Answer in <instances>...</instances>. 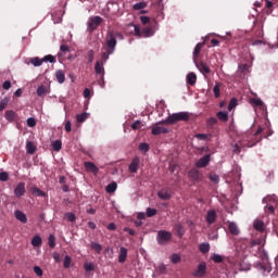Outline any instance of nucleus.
I'll list each match as a JSON object with an SVG mask.
<instances>
[{
    "label": "nucleus",
    "instance_id": "40",
    "mask_svg": "<svg viewBox=\"0 0 278 278\" xmlns=\"http://www.w3.org/2000/svg\"><path fill=\"white\" fill-rule=\"evenodd\" d=\"M73 262V258L71 256L66 255L63 262V268H71V264Z\"/></svg>",
    "mask_w": 278,
    "mask_h": 278
},
{
    "label": "nucleus",
    "instance_id": "32",
    "mask_svg": "<svg viewBox=\"0 0 278 278\" xmlns=\"http://www.w3.org/2000/svg\"><path fill=\"white\" fill-rule=\"evenodd\" d=\"M31 244L37 248V247H42V238L40 236H35L31 239Z\"/></svg>",
    "mask_w": 278,
    "mask_h": 278
},
{
    "label": "nucleus",
    "instance_id": "42",
    "mask_svg": "<svg viewBox=\"0 0 278 278\" xmlns=\"http://www.w3.org/2000/svg\"><path fill=\"white\" fill-rule=\"evenodd\" d=\"M42 62H50V64H55V56L48 54L42 58Z\"/></svg>",
    "mask_w": 278,
    "mask_h": 278
},
{
    "label": "nucleus",
    "instance_id": "61",
    "mask_svg": "<svg viewBox=\"0 0 278 278\" xmlns=\"http://www.w3.org/2000/svg\"><path fill=\"white\" fill-rule=\"evenodd\" d=\"M26 123L29 127H36V118L34 117L27 118Z\"/></svg>",
    "mask_w": 278,
    "mask_h": 278
},
{
    "label": "nucleus",
    "instance_id": "39",
    "mask_svg": "<svg viewBox=\"0 0 278 278\" xmlns=\"http://www.w3.org/2000/svg\"><path fill=\"white\" fill-rule=\"evenodd\" d=\"M52 149H53V151H61L62 150V141L61 140H55L52 143Z\"/></svg>",
    "mask_w": 278,
    "mask_h": 278
},
{
    "label": "nucleus",
    "instance_id": "20",
    "mask_svg": "<svg viewBox=\"0 0 278 278\" xmlns=\"http://www.w3.org/2000/svg\"><path fill=\"white\" fill-rule=\"evenodd\" d=\"M174 231L178 236V238H184V235L186 233V229H184V225L181 224H175Z\"/></svg>",
    "mask_w": 278,
    "mask_h": 278
},
{
    "label": "nucleus",
    "instance_id": "16",
    "mask_svg": "<svg viewBox=\"0 0 278 278\" xmlns=\"http://www.w3.org/2000/svg\"><path fill=\"white\" fill-rule=\"evenodd\" d=\"M189 177L192 179V181H201V173H199V169L197 168L189 170Z\"/></svg>",
    "mask_w": 278,
    "mask_h": 278
},
{
    "label": "nucleus",
    "instance_id": "34",
    "mask_svg": "<svg viewBox=\"0 0 278 278\" xmlns=\"http://www.w3.org/2000/svg\"><path fill=\"white\" fill-rule=\"evenodd\" d=\"M43 63L42 59L38 56L30 59V64H33V66H42Z\"/></svg>",
    "mask_w": 278,
    "mask_h": 278
},
{
    "label": "nucleus",
    "instance_id": "58",
    "mask_svg": "<svg viewBox=\"0 0 278 278\" xmlns=\"http://www.w3.org/2000/svg\"><path fill=\"white\" fill-rule=\"evenodd\" d=\"M8 179H10L8 172L0 173V181H8Z\"/></svg>",
    "mask_w": 278,
    "mask_h": 278
},
{
    "label": "nucleus",
    "instance_id": "18",
    "mask_svg": "<svg viewBox=\"0 0 278 278\" xmlns=\"http://www.w3.org/2000/svg\"><path fill=\"white\" fill-rule=\"evenodd\" d=\"M159 199H162V201H168L170 199V192L168 189H162L157 192Z\"/></svg>",
    "mask_w": 278,
    "mask_h": 278
},
{
    "label": "nucleus",
    "instance_id": "7",
    "mask_svg": "<svg viewBox=\"0 0 278 278\" xmlns=\"http://www.w3.org/2000/svg\"><path fill=\"white\" fill-rule=\"evenodd\" d=\"M197 68L200 71V73H202V75H210V73H212V71L210 70V66H207V63L203 62V61H195L194 62Z\"/></svg>",
    "mask_w": 278,
    "mask_h": 278
},
{
    "label": "nucleus",
    "instance_id": "64",
    "mask_svg": "<svg viewBox=\"0 0 278 278\" xmlns=\"http://www.w3.org/2000/svg\"><path fill=\"white\" fill-rule=\"evenodd\" d=\"M3 90H10L12 88V83L10 80H7L2 85Z\"/></svg>",
    "mask_w": 278,
    "mask_h": 278
},
{
    "label": "nucleus",
    "instance_id": "3",
    "mask_svg": "<svg viewBox=\"0 0 278 278\" xmlns=\"http://www.w3.org/2000/svg\"><path fill=\"white\" fill-rule=\"evenodd\" d=\"M119 38V40H123V34L115 31V30H109L106 33V49L111 51H115L117 41L116 39Z\"/></svg>",
    "mask_w": 278,
    "mask_h": 278
},
{
    "label": "nucleus",
    "instance_id": "48",
    "mask_svg": "<svg viewBox=\"0 0 278 278\" xmlns=\"http://www.w3.org/2000/svg\"><path fill=\"white\" fill-rule=\"evenodd\" d=\"M48 243L50 249H55V236L50 235L48 238Z\"/></svg>",
    "mask_w": 278,
    "mask_h": 278
},
{
    "label": "nucleus",
    "instance_id": "2",
    "mask_svg": "<svg viewBox=\"0 0 278 278\" xmlns=\"http://www.w3.org/2000/svg\"><path fill=\"white\" fill-rule=\"evenodd\" d=\"M129 27H134V36L136 38H151L155 34L153 30V27L151 26H146L142 29H140V25L138 24H129Z\"/></svg>",
    "mask_w": 278,
    "mask_h": 278
},
{
    "label": "nucleus",
    "instance_id": "36",
    "mask_svg": "<svg viewBox=\"0 0 278 278\" xmlns=\"http://www.w3.org/2000/svg\"><path fill=\"white\" fill-rule=\"evenodd\" d=\"M76 121L77 123H86L88 121V113L78 114Z\"/></svg>",
    "mask_w": 278,
    "mask_h": 278
},
{
    "label": "nucleus",
    "instance_id": "41",
    "mask_svg": "<svg viewBox=\"0 0 278 278\" xmlns=\"http://www.w3.org/2000/svg\"><path fill=\"white\" fill-rule=\"evenodd\" d=\"M157 214V210L156 208H152V207H148L147 208V216L148 218H153V216H155Z\"/></svg>",
    "mask_w": 278,
    "mask_h": 278
},
{
    "label": "nucleus",
    "instance_id": "37",
    "mask_svg": "<svg viewBox=\"0 0 278 278\" xmlns=\"http://www.w3.org/2000/svg\"><path fill=\"white\" fill-rule=\"evenodd\" d=\"M213 92L215 99H218V97H220V83H216V85L213 87Z\"/></svg>",
    "mask_w": 278,
    "mask_h": 278
},
{
    "label": "nucleus",
    "instance_id": "1",
    "mask_svg": "<svg viewBox=\"0 0 278 278\" xmlns=\"http://www.w3.org/2000/svg\"><path fill=\"white\" fill-rule=\"evenodd\" d=\"M179 121H182L184 123H188L190 121V113L188 112L173 113L165 121L159 122L157 125H176V123H179Z\"/></svg>",
    "mask_w": 278,
    "mask_h": 278
},
{
    "label": "nucleus",
    "instance_id": "22",
    "mask_svg": "<svg viewBox=\"0 0 278 278\" xmlns=\"http://www.w3.org/2000/svg\"><path fill=\"white\" fill-rule=\"evenodd\" d=\"M216 116H217L218 121H220L222 123H227V121H229V113H227L225 111L217 112Z\"/></svg>",
    "mask_w": 278,
    "mask_h": 278
},
{
    "label": "nucleus",
    "instance_id": "6",
    "mask_svg": "<svg viewBox=\"0 0 278 278\" xmlns=\"http://www.w3.org/2000/svg\"><path fill=\"white\" fill-rule=\"evenodd\" d=\"M205 273H207V264L205 262H202L199 264L198 269H195L192 275L194 277L201 278L205 277Z\"/></svg>",
    "mask_w": 278,
    "mask_h": 278
},
{
    "label": "nucleus",
    "instance_id": "63",
    "mask_svg": "<svg viewBox=\"0 0 278 278\" xmlns=\"http://www.w3.org/2000/svg\"><path fill=\"white\" fill-rule=\"evenodd\" d=\"M252 103L257 108H262V105H264V102L261 99H253Z\"/></svg>",
    "mask_w": 278,
    "mask_h": 278
},
{
    "label": "nucleus",
    "instance_id": "23",
    "mask_svg": "<svg viewBox=\"0 0 278 278\" xmlns=\"http://www.w3.org/2000/svg\"><path fill=\"white\" fill-rule=\"evenodd\" d=\"M112 53H114V50H110V49L105 48V52H103L101 54V63L105 64V62H108V60H110V55H112Z\"/></svg>",
    "mask_w": 278,
    "mask_h": 278
},
{
    "label": "nucleus",
    "instance_id": "26",
    "mask_svg": "<svg viewBox=\"0 0 278 278\" xmlns=\"http://www.w3.org/2000/svg\"><path fill=\"white\" fill-rule=\"evenodd\" d=\"M55 77L60 84H64V81H66V75L64 74V71H62V70H59L55 72Z\"/></svg>",
    "mask_w": 278,
    "mask_h": 278
},
{
    "label": "nucleus",
    "instance_id": "33",
    "mask_svg": "<svg viewBox=\"0 0 278 278\" xmlns=\"http://www.w3.org/2000/svg\"><path fill=\"white\" fill-rule=\"evenodd\" d=\"M117 188H118V185L116 182H111L106 186V192H109V194H112L116 192Z\"/></svg>",
    "mask_w": 278,
    "mask_h": 278
},
{
    "label": "nucleus",
    "instance_id": "55",
    "mask_svg": "<svg viewBox=\"0 0 278 278\" xmlns=\"http://www.w3.org/2000/svg\"><path fill=\"white\" fill-rule=\"evenodd\" d=\"M87 58H88L89 64H92V62L94 61V50H89L87 53Z\"/></svg>",
    "mask_w": 278,
    "mask_h": 278
},
{
    "label": "nucleus",
    "instance_id": "59",
    "mask_svg": "<svg viewBox=\"0 0 278 278\" xmlns=\"http://www.w3.org/2000/svg\"><path fill=\"white\" fill-rule=\"evenodd\" d=\"M139 151H143V153H147L149 151L148 143H144V142L140 143L139 144Z\"/></svg>",
    "mask_w": 278,
    "mask_h": 278
},
{
    "label": "nucleus",
    "instance_id": "5",
    "mask_svg": "<svg viewBox=\"0 0 278 278\" xmlns=\"http://www.w3.org/2000/svg\"><path fill=\"white\" fill-rule=\"evenodd\" d=\"M101 23H103V17L99 15L91 17L88 22V30L94 31V29H97Z\"/></svg>",
    "mask_w": 278,
    "mask_h": 278
},
{
    "label": "nucleus",
    "instance_id": "8",
    "mask_svg": "<svg viewBox=\"0 0 278 278\" xmlns=\"http://www.w3.org/2000/svg\"><path fill=\"white\" fill-rule=\"evenodd\" d=\"M25 192V182H20L14 189V194L15 197H17V199H21V197H23Z\"/></svg>",
    "mask_w": 278,
    "mask_h": 278
},
{
    "label": "nucleus",
    "instance_id": "24",
    "mask_svg": "<svg viewBox=\"0 0 278 278\" xmlns=\"http://www.w3.org/2000/svg\"><path fill=\"white\" fill-rule=\"evenodd\" d=\"M15 218L20 220V223H23L24 225L25 223H27V215H25L23 211H15Z\"/></svg>",
    "mask_w": 278,
    "mask_h": 278
},
{
    "label": "nucleus",
    "instance_id": "57",
    "mask_svg": "<svg viewBox=\"0 0 278 278\" xmlns=\"http://www.w3.org/2000/svg\"><path fill=\"white\" fill-rule=\"evenodd\" d=\"M212 260L215 264H220L223 262V256H220V254H214Z\"/></svg>",
    "mask_w": 278,
    "mask_h": 278
},
{
    "label": "nucleus",
    "instance_id": "62",
    "mask_svg": "<svg viewBox=\"0 0 278 278\" xmlns=\"http://www.w3.org/2000/svg\"><path fill=\"white\" fill-rule=\"evenodd\" d=\"M140 22L143 25H148V23H151V17H149V16H140Z\"/></svg>",
    "mask_w": 278,
    "mask_h": 278
},
{
    "label": "nucleus",
    "instance_id": "44",
    "mask_svg": "<svg viewBox=\"0 0 278 278\" xmlns=\"http://www.w3.org/2000/svg\"><path fill=\"white\" fill-rule=\"evenodd\" d=\"M217 124H218V119L216 117H210L206 121L207 127H214V125H217Z\"/></svg>",
    "mask_w": 278,
    "mask_h": 278
},
{
    "label": "nucleus",
    "instance_id": "4",
    "mask_svg": "<svg viewBox=\"0 0 278 278\" xmlns=\"http://www.w3.org/2000/svg\"><path fill=\"white\" fill-rule=\"evenodd\" d=\"M173 240V233L167 230H160L156 235V242L161 245L164 247L168 244Z\"/></svg>",
    "mask_w": 278,
    "mask_h": 278
},
{
    "label": "nucleus",
    "instance_id": "12",
    "mask_svg": "<svg viewBox=\"0 0 278 278\" xmlns=\"http://www.w3.org/2000/svg\"><path fill=\"white\" fill-rule=\"evenodd\" d=\"M210 157H211L210 154H206L203 157H201L195 163L197 168H205V166H207V164H210Z\"/></svg>",
    "mask_w": 278,
    "mask_h": 278
},
{
    "label": "nucleus",
    "instance_id": "31",
    "mask_svg": "<svg viewBox=\"0 0 278 278\" xmlns=\"http://www.w3.org/2000/svg\"><path fill=\"white\" fill-rule=\"evenodd\" d=\"M199 251H200V253H203V254L210 253V243H207V242L201 243L199 245Z\"/></svg>",
    "mask_w": 278,
    "mask_h": 278
},
{
    "label": "nucleus",
    "instance_id": "45",
    "mask_svg": "<svg viewBox=\"0 0 278 278\" xmlns=\"http://www.w3.org/2000/svg\"><path fill=\"white\" fill-rule=\"evenodd\" d=\"M262 244V239H252L249 242V247H251V249H253V247H260Z\"/></svg>",
    "mask_w": 278,
    "mask_h": 278
},
{
    "label": "nucleus",
    "instance_id": "54",
    "mask_svg": "<svg viewBox=\"0 0 278 278\" xmlns=\"http://www.w3.org/2000/svg\"><path fill=\"white\" fill-rule=\"evenodd\" d=\"M46 93H47V88H45V86H39L37 88V96L38 97H43V94H46Z\"/></svg>",
    "mask_w": 278,
    "mask_h": 278
},
{
    "label": "nucleus",
    "instance_id": "35",
    "mask_svg": "<svg viewBox=\"0 0 278 278\" xmlns=\"http://www.w3.org/2000/svg\"><path fill=\"white\" fill-rule=\"evenodd\" d=\"M254 229H256V231H264V222L262 220H255L254 222Z\"/></svg>",
    "mask_w": 278,
    "mask_h": 278
},
{
    "label": "nucleus",
    "instance_id": "43",
    "mask_svg": "<svg viewBox=\"0 0 278 278\" xmlns=\"http://www.w3.org/2000/svg\"><path fill=\"white\" fill-rule=\"evenodd\" d=\"M208 179L211 181H213V184H218L220 181V177H218V175L214 174V173H211L208 175Z\"/></svg>",
    "mask_w": 278,
    "mask_h": 278
},
{
    "label": "nucleus",
    "instance_id": "38",
    "mask_svg": "<svg viewBox=\"0 0 278 278\" xmlns=\"http://www.w3.org/2000/svg\"><path fill=\"white\" fill-rule=\"evenodd\" d=\"M8 103H10V98H4L0 101V112H3L8 108Z\"/></svg>",
    "mask_w": 278,
    "mask_h": 278
},
{
    "label": "nucleus",
    "instance_id": "14",
    "mask_svg": "<svg viewBox=\"0 0 278 278\" xmlns=\"http://www.w3.org/2000/svg\"><path fill=\"white\" fill-rule=\"evenodd\" d=\"M240 147H255V143H251V142H244V141H240L239 143H236L233 147V153H240Z\"/></svg>",
    "mask_w": 278,
    "mask_h": 278
},
{
    "label": "nucleus",
    "instance_id": "56",
    "mask_svg": "<svg viewBox=\"0 0 278 278\" xmlns=\"http://www.w3.org/2000/svg\"><path fill=\"white\" fill-rule=\"evenodd\" d=\"M65 218L68 220V223H75L76 217L73 213H66Z\"/></svg>",
    "mask_w": 278,
    "mask_h": 278
},
{
    "label": "nucleus",
    "instance_id": "30",
    "mask_svg": "<svg viewBox=\"0 0 278 278\" xmlns=\"http://www.w3.org/2000/svg\"><path fill=\"white\" fill-rule=\"evenodd\" d=\"M90 247H91L92 251H96L98 253V255H100L101 251H103V245H101V243H97V242L92 241L90 243Z\"/></svg>",
    "mask_w": 278,
    "mask_h": 278
},
{
    "label": "nucleus",
    "instance_id": "13",
    "mask_svg": "<svg viewBox=\"0 0 278 278\" xmlns=\"http://www.w3.org/2000/svg\"><path fill=\"white\" fill-rule=\"evenodd\" d=\"M216 217H217V215H216L215 210L207 211V213H206V223L208 225H214V223H216Z\"/></svg>",
    "mask_w": 278,
    "mask_h": 278
},
{
    "label": "nucleus",
    "instance_id": "52",
    "mask_svg": "<svg viewBox=\"0 0 278 278\" xmlns=\"http://www.w3.org/2000/svg\"><path fill=\"white\" fill-rule=\"evenodd\" d=\"M236 105H238V100L236 98H232L228 104V111L231 112V110H233Z\"/></svg>",
    "mask_w": 278,
    "mask_h": 278
},
{
    "label": "nucleus",
    "instance_id": "50",
    "mask_svg": "<svg viewBox=\"0 0 278 278\" xmlns=\"http://www.w3.org/2000/svg\"><path fill=\"white\" fill-rule=\"evenodd\" d=\"M198 140H208V138H212V135L207 134H197L194 136Z\"/></svg>",
    "mask_w": 278,
    "mask_h": 278
},
{
    "label": "nucleus",
    "instance_id": "49",
    "mask_svg": "<svg viewBox=\"0 0 278 278\" xmlns=\"http://www.w3.org/2000/svg\"><path fill=\"white\" fill-rule=\"evenodd\" d=\"M170 261L173 264H179V262H181V256L179 254H172Z\"/></svg>",
    "mask_w": 278,
    "mask_h": 278
},
{
    "label": "nucleus",
    "instance_id": "21",
    "mask_svg": "<svg viewBox=\"0 0 278 278\" xmlns=\"http://www.w3.org/2000/svg\"><path fill=\"white\" fill-rule=\"evenodd\" d=\"M205 42H199L193 50V62H197L199 54L201 53V49H203Z\"/></svg>",
    "mask_w": 278,
    "mask_h": 278
},
{
    "label": "nucleus",
    "instance_id": "28",
    "mask_svg": "<svg viewBox=\"0 0 278 278\" xmlns=\"http://www.w3.org/2000/svg\"><path fill=\"white\" fill-rule=\"evenodd\" d=\"M187 84H189V86H194V84H197V74L193 72L189 73L187 75Z\"/></svg>",
    "mask_w": 278,
    "mask_h": 278
},
{
    "label": "nucleus",
    "instance_id": "60",
    "mask_svg": "<svg viewBox=\"0 0 278 278\" xmlns=\"http://www.w3.org/2000/svg\"><path fill=\"white\" fill-rule=\"evenodd\" d=\"M34 273L36 274L37 277H42V268L40 266H35L34 267Z\"/></svg>",
    "mask_w": 278,
    "mask_h": 278
},
{
    "label": "nucleus",
    "instance_id": "29",
    "mask_svg": "<svg viewBox=\"0 0 278 278\" xmlns=\"http://www.w3.org/2000/svg\"><path fill=\"white\" fill-rule=\"evenodd\" d=\"M26 151L29 155H34L36 153V146H34V142L31 141L26 142Z\"/></svg>",
    "mask_w": 278,
    "mask_h": 278
},
{
    "label": "nucleus",
    "instance_id": "51",
    "mask_svg": "<svg viewBox=\"0 0 278 278\" xmlns=\"http://www.w3.org/2000/svg\"><path fill=\"white\" fill-rule=\"evenodd\" d=\"M84 268L87 273H92V270H94V264L92 263H85L84 264Z\"/></svg>",
    "mask_w": 278,
    "mask_h": 278
},
{
    "label": "nucleus",
    "instance_id": "17",
    "mask_svg": "<svg viewBox=\"0 0 278 278\" xmlns=\"http://www.w3.org/2000/svg\"><path fill=\"white\" fill-rule=\"evenodd\" d=\"M118 262L119 264H125V262H127V248L122 247L119 249Z\"/></svg>",
    "mask_w": 278,
    "mask_h": 278
},
{
    "label": "nucleus",
    "instance_id": "47",
    "mask_svg": "<svg viewBox=\"0 0 278 278\" xmlns=\"http://www.w3.org/2000/svg\"><path fill=\"white\" fill-rule=\"evenodd\" d=\"M131 129H134V131L141 129L142 128V122L141 121H136L135 123H132L130 125Z\"/></svg>",
    "mask_w": 278,
    "mask_h": 278
},
{
    "label": "nucleus",
    "instance_id": "46",
    "mask_svg": "<svg viewBox=\"0 0 278 278\" xmlns=\"http://www.w3.org/2000/svg\"><path fill=\"white\" fill-rule=\"evenodd\" d=\"M15 116H16V113L14 111H7L5 112L7 121H14Z\"/></svg>",
    "mask_w": 278,
    "mask_h": 278
},
{
    "label": "nucleus",
    "instance_id": "25",
    "mask_svg": "<svg viewBox=\"0 0 278 278\" xmlns=\"http://www.w3.org/2000/svg\"><path fill=\"white\" fill-rule=\"evenodd\" d=\"M30 192H31L33 197H47V193L45 191L40 190V188H38V187H31Z\"/></svg>",
    "mask_w": 278,
    "mask_h": 278
},
{
    "label": "nucleus",
    "instance_id": "11",
    "mask_svg": "<svg viewBox=\"0 0 278 278\" xmlns=\"http://www.w3.org/2000/svg\"><path fill=\"white\" fill-rule=\"evenodd\" d=\"M168 128L159 126L157 124L152 127V136H160L161 134H168Z\"/></svg>",
    "mask_w": 278,
    "mask_h": 278
},
{
    "label": "nucleus",
    "instance_id": "19",
    "mask_svg": "<svg viewBox=\"0 0 278 278\" xmlns=\"http://www.w3.org/2000/svg\"><path fill=\"white\" fill-rule=\"evenodd\" d=\"M228 231H230L232 236H238L240 233V229L238 228V225L233 222H230L228 224Z\"/></svg>",
    "mask_w": 278,
    "mask_h": 278
},
{
    "label": "nucleus",
    "instance_id": "15",
    "mask_svg": "<svg viewBox=\"0 0 278 278\" xmlns=\"http://www.w3.org/2000/svg\"><path fill=\"white\" fill-rule=\"evenodd\" d=\"M84 166L86 170H88L89 173H93V175H97V173H99V167H97V165H94V163L92 162H85Z\"/></svg>",
    "mask_w": 278,
    "mask_h": 278
},
{
    "label": "nucleus",
    "instance_id": "27",
    "mask_svg": "<svg viewBox=\"0 0 278 278\" xmlns=\"http://www.w3.org/2000/svg\"><path fill=\"white\" fill-rule=\"evenodd\" d=\"M257 270H261L262 273H270V265L266 263H257L256 264Z\"/></svg>",
    "mask_w": 278,
    "mask_h": 278
},
{
    "label": "nucleus",
    "instance_id": "9",
    "mask_svg": "<svg viewBox=\"0 0 278 278\" xmlns=\"http://www.w3.org/2000/svg\"><path fill=\"white\" fill-rule=\"evenodd\" d=\"M96 75H101L102 79L105 77V67H103V63L101 61H97L94 64Z\"/></svg>",
    "mask_w": 278,
    "mask_h": 278
},
{
    "label": "nucleus",
    "instance_id": "53",
    "mask_svg": "<svg viewBox=\"0 0 278 278\" xmlns=\"http://www.w3.org/2000/svg\"><path fill=\"white\" fill-rule=\"evenodd\" d=\"M134 10H144V8H147V2H138L136 4H134Z\"/></svg>",
    "mask_w": 278,
    "mask_h": 278
},
{
    "label": "nucleus",
    "instance_id": "10",
    "mask_svg": "<svg viewBox=\"0 0 278 278\" xmlns=\"http://www.w3.org/2000/svg\"><path fill=\"white\" fill-rule=\"evenodd\" d=\"M138 168H140V157L132 159L129 165V173H138Z\"/></svg>",
    "mask_w": 278,
    "mask_h": 278
}]
</instances>
